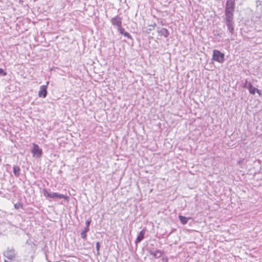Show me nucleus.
Listing matches in <instances>:
<instances>
[{
  "mask_svg": "<svg viewBox=\"0 0 262 262\" xmlns=\"http://www.w3.org/2000/svg\"><path fill=\"white\" fill-rule=\"evenodd\" d=\"M223 21L227 28V31L231 35L234 34L235 23L234 21V16H223Z\"/></svg>",
  "mask_w": 262,
  "mask_h": 262,
  "instance_id": "nucleus-1",
  "label": "nucleus"
},
{
  "mask_svg": "<svg viewBox=\"0 0 262 262\" xmlns=\"http://www.w3.org/2000/svg\"><path fill=\"white\" fill-rule=\"evenodd\" d=\"M235 0H227L226 3L224 16H234Z\"/></svg>",
  "mask_w": 262,
  "mask_h": 262,
  "instance_id": "nucleus-2",
  "label": "nucleus"
},
{
  "mask_svg": "<svg viewBox=\"0 0 262 262\" xmlns=\"http://www.w3.org/2000/svg\"><path fill=\"white\" fill-rule=\"evenodd\" d=\"M42 193L43 195L47 198H51V199H64L65 200H68L69 197L64 195L62 194H60L57 192H53V193H49L47 189L43 188L42 190Z\"/></svg>",
  "mask_w": 262,
  "mask_h": 262,
  "instance_id": "nucleus-3",
  "label": "nucleus"
},
{
  "mask_svg": "<svg viewBox=\"0 0 262 262\" xmlns=\"http://www.w3.org/2000/svg\"><path fill=\"white\" fill-rule=\"evenodd\" d=\"M211 60L217 61L220 63H223L225 60V54L222 53L219 50L216 49L213 50Z\"/></svg>",
  "mask_w": 262,
  "mask_h": 262,
  "instance_id": "nucleus-4",
  "label": "nucleus"
},
{
  "mask_svg": "<svg viewBox=\"0 0 262 262\" xmlns=\"http://www.w3.org/2000/svg\"><path fill=\"white\" fill-rule=\"evenodd\" d=\"M49 83V81H47L46 85H41L39 88V91L38 93L39 97L46 98L47 95V87Z\"/></svg>",
  "mask_w": 262,
  "mask_h": 262,
  "instance_id": "nucleus-5",
  "label": "nucleus"
},
{
  "mask_svg": "<svg viewBox=\"0 0 262 262\" xmlns=\"http://www.w3.org/2000/svg\"><path fill=\"white\" fill-rule=\"evenodd\" d=\"M31 151L34 156L38 158H40L42 154V149L39 148L38 145L35 143L33 144V148Z\"/></svg>",
  "mask_w": 262,
  "mask_h": 262,
  "instance_id": "nucleus-6",
  "label": "nucleus"
},
{
  "mask_svg": "<svg viewBox=\"0 0 262 262\" xmlns=\"http://www.w3.org/2000/svg\"><path fill=\"white\" fill-rule=\"evenodd\" d=\"M111 22L114 26L118 28L122 26V18L117 15L111 19Z\"/></svg>",
  "mask_w": 262,
  "mask_h": 262,
  "instance_id": "nucleus-7",
  "label": "nucleus"
},
{
  "mask_svg": "<svg viewBox=\"0 0 262 262\" xmlns=\"http://www.w3.org/2000/svg\"><path fill=\"white\" fill-rule=\"evenodd\" d=\"M148 252L150 255L153 256L155 258H160L162 254V252L160 250H148Z\"/></svg>",
  "mask_w": 262,
  "mask_h": 262,
  "instance_id": "nucleus-8",
  "label": "nucleus"
},
{
  "mask_svg": "<svg viewBox=\"0 0 262 262\" xmlns=\"http://www.w3.org/2000/svg\"><path fill=\"white\" fill-rule=\"evenodd\" d=\"M4 256L9 259H12L15 257L14 250L13 249H8L4 253Z\"/></svg>",
  "mask_w": 262,
  "mask_h": 262,
  "instance_id": "nucleus-9",
  "label": "nucleus"
},
{
  "mask_svg": "<svg viewBox=\"0 0 262 262\" xmlns=\"http://www.w3.org/2000/svg\"><path fill=\"white\" fill-rule=\"evenodd\" d=\"M247 89L249 90V93L251 94L254 95L256 92L259 94H260V91L253 86L251 83H249Z\"/></svg>",
  "mask_w": 262,
  "mask_h": 262,
  "instance_id": "nucleus-10",
  "label": "nucleus"
},
{
  "mask_svg": "<svg viewBox=\"0 0 262 262\" xmlns=\"http://www.w3.org/2000/svg\"><path fill=\"white\" fill-rule=\"evenodd\" d=\"M145 234V229H143L139 233L136 241V244L140 243L144 238V235Z\"/></svg>",
  "mask_w": 262,
  "mask_h": 262,
  "instance_id": "nucleus-11",
  "label": "nucleus"
},
{
  "mask_svg": "<svg viewBox=\"0 0 262 262\" xmlns=\"http://www.w3.org/2000/svg\"><path fill=\"white\" fill-rule=\"evenodd\" d=\"M158 32L160 35L163 36L165 37H167L169 35V33L168 30L164 28H160L158 31Z\"/></svg>",
  "mask_w": 262,
  "mask_h": 262,
  "instance_id": "nucleus-12",
  "label": "nucleus"
},
{
  "mask_svg": "<svg viewBox=\"0 0 262 262\" xmlns=\"http://www.w3.org/2000/svg\"><path fill=\"white\" fill-rule=\"evenodd\" d=\"M13 172L14 175L16 177H18L20 175V167L17 165H13Z\"/></svg>",
  "mask_w": 262,
  "mask_h": 262,
  "instance_id": "nucleus-13",
  "label": "nucleus"
},
{
  "mask_svg": "<svg viewBox=\"0 0 262 262\" xmlns=\"http://www.w3.org/2000/svg\"><path fill=\"white\" fill-rule=\"evenodd\" d=\"M178 217H179V219L180 220L181 223L183 225L186 224L188 222V220L190 219V218H187V217H186L184 216H183L182 215H179Z\"/></svg>",
  "mask_w": 262,
  "mask_h": 262,
  "instance_id": "nucleus-14",
  "label": "nucleus"
},
{
  "mask_svg": "<svg viewBox=\"0 0 262 262\" xmlns=\"http://www.w3.org/2000/svg\"><path fill=\"white\" fill-rule=\"evenodd\" d=\"M80 235L81 237L84 240H85L86 239V233L84 231H82L81 232Z\"/></svg>",
  "mask_w": 262,
  "mask_h": 262,
  "instance_id": "nucleus-15",
  "label": "nucleus"
},
{
  "mask_svg": "<svg viewBox=\"0 0 262 262\" xmlns=\"http://www.w3.org/2000/svg\"><path fill=\"white\" fill-rule=\"evenodd\" d=\"M100 245L99 242L96 243V249L97 250V254H99V249H100Z\"/></svg>",
  "mask_w": 262,
  "mask_h": 262,
  "instance_id": "nucleus-16",
  "label": "nucleus"
},
{
  "mask_svg": "<svg viewBox=\"0 0 262 262\" xmlns=\"http://www.w3.org/2000/svg\"><path fill=\"white\" fill-rule=\"evenodd\" d=\"M118 30L120 32V34H123L125 33L124 29L122 27V26L118 28Z\"/></svg>",
  "mask_w": 262,
  "mask_h": 262,
  "instance_id": "nucleus-17",
  "label": "nucleus"
},
{
  "mask_svg": "<svg viewBox=\"0 0 262 262\" xmlns=\"http://www.w3.org/2000/svg\"><path fill=\"white\" fill-rule=\"evenodd\" d=\"M123 35L124 36L126 37L127 38L132 39V37L131 35L128 32H125V33H123Z\"/></svg>",
  "mask_w": 262,
  "mask_h": 262,
  "instance_id": "nucleus-18",
  "label": "nucleus"
},
{
  "mask_svg": "<svg viewBox=\"0 0 262 262\" xmlns=\"http://www.w3.org/2000/svg\"><path fill=\"white\" fill-rule=\"evenodd\" d=\"M251 83L250 82L248 81L247 79L245 80L244 83L243 84V88H247V86L249 85V83Z\"/></svg>",
  "mask_w": 262,
  "mask_h": 262,
  "instance_id": "nucleus-19",
  "label": "nucleus"
},
{
  "mask_svg": "<svg viewBox=\"0 0 262 262\" xmlns=\"http://www.w3.org/2000/svg\"><path fill=\"white\" fill-rule=\"evenodd\" d=\"M0 75L6 76L7 75V73L3 69L0 68Z\"/></svg>",
  "mask_w": 262,
  "mask_h": 262,
  "instance_id": "nucleus-20",
  "label": "nucleus"
},
{
  "mask_svg": "<svg viewBox=\"0 0 262 262\" xmlns=\"http://www.w3.org/2000/svg\"><path fill=\"white\" fill-rule=\"evenodd\" d=\"M91 219H89L88 220H86V221L85 222L86 226L90 227V225L91 224Z\"/></svg>",
  "mask_w": 262,
  "mask_h": 262,
  "instance_id": "nucleus-21",
  "label": "nucleus"
},
{
  "mask_svg": "<svg viewBox=\"0 0 262 262\" xmlns=\"http://www.w3.org/2000/svg\"><path fill=\"white\" fill-rule=\"evenodd\" d=\"M83 231L86 233L90 231V227L86 226Z\"/></svg>",
  "mask_w": 262,
  "mask_h": 262,
  "instance_id": "nucleus-22",
  "label": "nucleus"
},
{
  "mask_svg": "<svg viewBox=\"0 0 262 262\" xmlns=\"http://www.w3.org/2000/svg\"><path fill=\"white\" fill-rule=\"evenodd\" d=\"M14 206H15V208L16 209H18V208H19V207H22V205H21L20 204H15Z\"/></svg>",
  "mask_w": 262,
  "mask_h": 262,
  "instance_id": "nucleus-23",
  "label": "nucleus"
}]
</instances>
